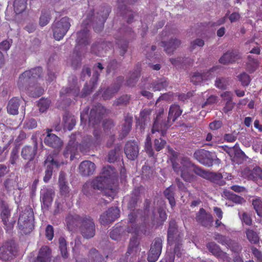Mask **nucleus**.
Masks as SVG:
<instances>
[{"instance_id": "1", "label": "nucleus", "mask_w": 262, "mask_h": 262, "mask_svg": "<svg viewBox=\"0 0 262 262\" xmlns=\"http://www.w3.org/2000/svg\"><path fill=\"white\" fill-rule=\"evenodd\" d=\"M111 9L110 6L104 5L101 6L94 16V10L91 11V15L88 16L82 23V29L77 33L76 42L79 45L86 46L90 43V34L88 27L92 24L93 29L96 32H100L104 28V24L107 18Z\"/></svg>"}, {"instance_id": "2", "label": "nucleus", "mask_w": 262, "mask_h": 262, "mask_svg": "<svg viewBox=\"0 0 262 262\" xmlns=\"http://www.w3.org/2000/svg\"><path fill=\"white\" fill-rule=\"evenodd\" d=\"M168 153L170 156V160L173 170L180 174L181 178L186 182H191L194 179L193 172L206 179L211 178V173L202 169L193 164L187 157H183L181 160L180 165L176 162L178 153L171 148H168Z\"/></svg>"}, {"instance_id": "3", "label": "nucleus", "mask_w": 262, "mask_h": 262, "mask_svg": "<svg viewBox=\"0 0 262 262\" xmlns=\"http://www.w3.org/2000/svg\"><path fill=\"white\" fill-rule=\"evenodd\" d=\"M99 73L97 71H95L93 77L91 78L90 83H92L90 87L86 83L82 89L81 93H80L79 87L77 84V78L74 75L69 77V86L62 88L60 92V96L67 95L69 96L85 97L91 94L95 87L99 77Z\"/></svg>"}, {"instance_id": "4", "label": "nucleus", "mask_w": 262, "mask_h": 262, "mask_svg": "<svg viewBox=\"0 0 262 262\" xmlns=\"http://www.w3.org/2000/svg\"><path fill=\"white\" fill-rule=\"evenodd\" d=\"M89 108L85 107L80 114V120L82 123H86L88 119L89 125L94 126L99 124L104 115L106 110L101 104L98 103L93 106L89 115Z\"/></svg>"}, {"instance_id": "5", "label": "nucleus", "mask_w": 262, "mask_h": 262, "mask_svg": "<svg viewBox=\"0 0 262 262\" xmlns=\"http://www.w3.org/2000/svg\"><path fill=\"white\" fill-rule=\"evenodd\" d=\"M92 187L103 192L110 201L113 200L117 193L116 186L111 185L101 175L96 177L91 182Z\"/></svg>"}, {"instance_id": "6", "label": "nucleus", "mask_w": 262, "mask_h": 262, "mask_svg": "<svg viewBox=\"0 0 262 262\" xmlns=\"http://www.w3.org/2000/svg\"><path fill=\"white\" fill-rule=\"evenodd\" d=\"M42 74L43 70L41 67H37L25 71L19 77L18 87L20 89L24 86L31 87L32 84L42 77Z\"/></svg>"}, {"instance_id": "7", "label": "nucleus", "mask_w": 262, "mask_h": 262, "mask_svg": "<svg viewBox=\"0 0 262 262\" xmlns=\"http://www.w3.org/2000/svg\"><path fill=\"white\" fill-rule=\"evenodd\" d=\"M70 27V18L68 17H63L59 20H55L51 27L54 38L56 40L62 39Z\"/></svg>"}, {"instance_id": "8", "label": "nucleus", "mask_w": 262, "mask_h": 262, "mask_svg": "<svg viewBox=\"0 0 262 262\" xmlns=\"http://www.w3.org/2000/svg\"><path fill=\"white\" fill-rule=\"evenodd\" d=\"M18 249L13 241L4 243L0 247V260L3 261H11L17 255Z\"/></svg>"}, {"instance_id": "9", "label": "nucleus", "mask_w": 262, "mask_h": 262, "mask_svg": "<svg viewBox=\"0 0 262 262\" xmlns=\"http://www.w3.org/2000/svg\"><path fill=\"white\" fill-rule=\"evenodd\" d=\"M79 230L82 236L86 239L93 237L95 235L96 227L93 219L88 215L83 216Z\"/></svg>"}, {"instance_id": "10", "label": "nucleus", "mask_w": 262, "mask_h": 262, "mask_svg": "<svg viewBox=\"0 0 262 262\" xmlns=\"http://www.w3.org/2000/svg\"><path fill=\"white\" fill-rule=\"evenodd\" d=\"M33 214L32 212H23L18 220V226L21 232L27 234L32 231L34 229L33 224Z\"/></svg>"}, {"instance_id": "11", "label": "nucleus", "mask_w": 262, "mask_h": 262, "mask_svg": "<svg viewBox=\"0 0 262 262\" xmlns=\"http://www.w3.org/2000/svg\"><path fill=\"white\" fill-rule=\"evenodd\" d=\"M120 31H123L124 34L122 38L117 39L116 44L120 49V55L123 56L127 50L129 41L134 38L135 34L132 29L129 28L125 29L121 28Z\"/></svg>"}, {"instance_id": "12", "label": "nucleus", "mask_w": 262, "mask_h": 262, "mask_svg": "<svg viewBox=\"0 0 262 262\" xmlns=\"http://www.w3.org/2000/svg\"><path fill=\"white\" fill-rule=\"evenodd\" d=\"M162 249V240L160 237H156L151 244L148 252L147 260L149 262H156L159 258Z\"/></svg>"}, {"instance_id": "13", "label": "nucleus", "mask_w": 262, "mask_h": 262, "mask_svg": "<svg viewBox=\"0 0 262 262\" xmlns=\"http://www.w3.org/2000/svg\"><path fill=\"white\" fill-rule=\"evenodd\" d=\"M133 211L128 215V222L126 231L127 233L138 235L141 226L137 224L136 220L137 214H140L142 210L141 209H132Z\"/></svg>"}, {"instance_id": "14", "label": "nucleus", "mask_w": 262, "mask_h": 262, "mask_svg": "<svg viewBox=\"0 0 262 262\" xmlns=\"http://www.w3.org/2000/svg\"><path fill=\"white\" fill-rule=\"evenodd\" d=\"M120 210L118 207H111L100 216L99 222L102 225H106L114 222L119 217Z\"/></svg>"}, {"instance_id": "15", "label": "nucleus", "mask_w": 262, "mask_h": 262, "mask_svg": "<svg viewBox=\"0 0 262 262\" xmlns=\"http://www.w3.org/2000/svg\"><path fill=\"white\" fill-rule=\"evenodd\" d=\"M136 0H118V9L120 15L128 17L127 23L130 24L133 22L134 17L133 12L128 9L126 5L134 4Z\"/></svg>"}, {"instance_id": "16", "label": "nucleus", "mask_w": 262, "mask_h": 262, "mask_svg": "<svg viewBox=\"0 0 262 262\" xmlns=\"http://www.w3.org/2000/svg\"><path fill=\"white\" fill-rule=\"evenodd\" d=\"M169 122H170L167 119V120H163L160 114L157 116L155 119L151 132L153 134L155 132L161 133V136H164L166 133L167 129L170 126Z\"/></svg>"}, {"instance_id": "17", "label": "nucleus", "mask_w": 262, "mask_h": 262, "mask_svg": "<svg viewBox=\"0 0 262 262\" xmlns=\"http://www.w3.org/2000/svg\"><path fill=\"white\" fill-rule=\"evenodd\" d=\"M76 140V135L75 134H72L70 136V140L63 151L64 157L66 158L70 157L71 161L74 160L77 152L78 144Z\"/></svg>"}, {"instance_id": "18", "label": "nucleus", "mask_w": 262, "mask_h": 262, "mask_svg": "<svg viewBox=\"0 0 262 262\" xmlns=\"http://www.w3.org/2000/svg\"><path fill=\"white\" fill-rule=\"evenodd\" d=\"M194 158L200 163L210 166L213 165V158L212 153L204 149H200L195 151L193 154Z\"/></svg>"}, {"instance_id": "19", "label": "nucleus", "mask_w": 262, "mask_h": 262, "mask_svg": "<svg viewBox=\"0 0 262 262\" xmlns=\"http://www.w3.org/2000/svg\"><path fill=\"white\" fill-rule=\"evenodd\" d=\"M124 153L130 160H135L139 155V148L138 142L135 140L128 141L125 144Z\"/></svg>"}, {"instance_id": "20", "label": "nucleus", "mask_w": 262, "mask_h": 262, "mask_svg": "<svg viewBox=\"0 0 262 262\" xmlns=\"http://www.w3.org/2000/svg\"><path fill=\"white\" fill-rule=\"evenodd\" d=\"M52 131L51 129H47V135L44 139V143L48 146L58 149L61 148L62 142L58 136L51 133Z\"/></svg>"}, {"instance_id": "21", "label": "nucleus", "mask_w": 262, "mask_h": 262, "mask_svg": "<svg viewBox=\"0 0 262 262\" xmlns=\"http://www.w3.org/2000/svg\"><path fill=\"white\" fill-rule=\"evenodd\" d=\"M195 220L199 224L206 227L211 226L212 222L211 214L207 213L203 208H200L196 213Z\"/></svg>"}, {"instance_id": "22", "label": "nucleus", "mask_w": 262, "mask_h": 262, "mask_svg": "<svg viewBox=\"0 0 262 262\" xmlns=\"http://www.w3.org/2000/svg\"><path fill=\"white\" fill-rule=\"evenodd\" d=\"M133 122V117L129 113L127 114L121 125V129L119 135V139L122 140L128 135L132 129Z\"/></svg>"}, {"instance_id": "23", "label": "nucleus", "mask_w": 262, "mask_h": 262, "mask_svg": "<svg viewBox=\"0 0 262 262\" xmlns=\"http://www.w3.org/2000/svg\"><path fill=\"white\" fill-rule=\"evenodd\" d=\"M38 148L37 143L36 141L33 146L26 145L22 149L21 151V157L24 160L31 161L34 160L37 154Z\"/></svg>"}, {"instance_id": "24", "label": "nucleus", "mask_w": 262, "mask_h": 262, "mask_svg": "<svg viewBox=\"0 0 262 262\" xmlns=\"http://www.w3.org/2000/svg\"><path fill=\"white\" fill-rule=\"evenodd\" d=\"M79 169L81 176H89L94 173L96 170V165L93 162L85 160L80 164Z\"/></svg>"}, {"instance_id": "25", "label": "nucleus", "mask_w": 262, "mask_h": 262, "mask_svg": "<svg viewBox=\"0 0 262 262\" xmlns=\"http://www.w3.org/2000/svg\"><path fill=\"white\" fill-rule=\"evenodd\" d=\"M82 219H83V217H81L76 213L68 214L66 217L65 222L69 230L73 231L76 229L79 224L81 225Z\"/></svg>"}, {"instance_id": "26", "label": "nucleus", "mask_w": 262, "mask_h": 262, "mask_svg": "<svg viewBox=\"0 0 262 262\" xmlns=\"http://www.w3.org/2000/svg\"><path fill=\"white\" fill-rule=\"evenodd\" d=\"M101 132L100 129H95L93 132V135L95 138V141H93L92 140H90L89 142L84 146V142L79 145L80 150L82 152H86L89 150L92 144L95 145H98L101 141Z\"/></svg>"}, {"instance_id": "27", "label": "nucleus", "mask_w": 262, "mask_h": 262, "mask_svg": "<svg viewBox=\"0 0 262 262\" xmlns=\"http://www.w3.org/2000/svg\"><path fill=\"white\" fill-rule=\"evenodd\" d=\"M181 43V40L177 38H171L168 41H162L160 42V46L164 48V51L167 54L171 55Z\"/></svg>"}, {"instance_id": "28", "label": "nucleus", "mask_w": 262, "mask_h": 262, "mask_svg": "<svg viewBox=\"0 0 262 262\" xmlns=\"http://www.w3.org/2000/svg\"><path fill=\"white\" fill-rule=\"evenodd\" d=\"M52 251L48 246H42L39 250L37 257L33 262H50Z\"/></svg>"}, {"instance_id": "29", "label": "nucleus", "mask_w": 262, "mask_h": 262, "mask_svg": "<svg viewBox=\"0 0 262 262\" xmlns=\"http://www.w3.org/2000/svg\"><path fill=\"white\" fill-rule=\"evenodd\" d=\"M242 177L249 180H255L257 178L262 179V170L259 168H255L252 170L246 168L241 172Z\"/></svg>"}, {"instance_id": "30", "label": "nucleus", "mask_w": 262, "mask_h": 262, "mask_svg": "<svg viewBox=\"0 0 262 262\" xmlns=\"http://www.w3.org/2000/svg\"><path fill=\"white\" fill-rule=\"evenodd\" d=\"M151 111L149 109H144L140 112V117L136 122V126H140V130L141 132L145 129V125L146 122L149 119V116L151 114Z\"/></svg>"}, {"instance_id": "31", "label": "nucleus", "mask_w": 262, "mask_h": 262, "mask_svg": "<svg viewBox=\"0 0 262 262\" xmlns=\"http://www.w3.org/2000/svg\"><path fill=\"white\" fill-rule=\"evenodd\" d=\"M113 48V43L110 41L102 42L101 43H97L94 44L92 46V52L98 56H101V50H104L106 52L108 49H112Z\"/></svg>"}, {"instance_id": "32", "label": "nucleus", "mask_w": 262, "mask_h": 262, "mask_svg": "<svg viewBox=\"0 0 262 262\" xmlns=\"http://www.w3.org/2000/svg\"><path fill=\"white\" fill-rule=\"evenodd\" d=\"M21 100L17 97H12L9 101L7 106L8 114L16 115L18 114V108L20 106Z\"/></svg>"}, {"instance_id": "33", "label": "nucleus", "mask_w": 262, "mask_h": 262, "mask_svg": "<svg viewBox=\"0 0 262 262\" xmlns=\"http://www.w3.org/2000/svg\"><path fill=\"white\" fill-rule=\"evenodd\" d=\"M140 188L136 187L132 191L128 203V208L135 209L139 202L141 201Z\"/></svg>"}, {"instance_id": "34", "label": "nucleus", "mask_w": 262, "mask_h": 262, "mask_svg": "<svg viewBox=\"0 0 262 262\" xmlns=\"http://www.w3.org/2000/svg\"><path fill=\"white\" fill-rule=\"evenodd\" d=\"M183 110L179 105L174 103L170 105L168 115V120L174 122L182 114Z\"/></svg>"}, {"instance_id": "35", "label": "nucleus", "mask_w": 262, "mask_h": 262, "mask_svg": "<svg viewBox=\"0 0 262 262\" xmlns=\"http://www.w3.org/2000/svg\"><path fill=\"white\" fill-rule=\"evenodd\" d=\"M211 69L207 71L204 72L203 74L199 72H195L191 77V81L194 84L198 85L201 84L203 81H205L210 78L211 76Z\"/></svg>"}, {"instance_id": "36", "label": "nucleus", "mask_w": 262, "mask_h": 262, "mask_svg": "<svg viewBox=\"0 0 262 262\" xmlns=\"http://www.w3.org/2000/svg\"><path fill=\"white\" fill-rule=\"evenodd\" d=\"M52 189H45L41 192L40 200L44 208H48L53 201Z\"/></svg>"}, {"instance_id": "37", "label": "nucleus", "mask_w": 262, "mask_h": 262, "mask_svg": "<svg viewBox=\"0 0 262 262\" xmlns=\"http://www.w3.org/2000/svg\"><path fill=\"white\" fill-rule=\"evenodd\" d=\"M10 215V210L8 207L5 206L1 212V216L2 222L5 226V229L7 232L11 231L13 228V223L8 222V219Z\"/></svg>"}, {"instance_id": "38", "label": "nucleus", "mask_w": 262, "mask_h": 262, "mask_svg": "<svg viewBox=\"0 0 262 262\" xmlns=\"http://www.w3.org/2000/svg\"><path fill=\"white\" fill-rule=\"evenodd\" d=\"M88 258L91 262H106L108 255L104 257L99 253L96 248H92L90 250L88 254Z\"/></svg>"}, {"instance_id": "39", "label": "nucleus", "mask_w": 262, "mask_h": 262, "mask_svg": "<svg viewBox=\"0 0 262 262\" xmlns=\"http://www.w3.org/2000/svg\"><path fill=\"white\" fill-rule=\"evenodd\" d=\"M168 84L169 82L167 78H162L154 81L150 85V88H152L154 91H160L165 89L168 86Z\"/></svg>"}, {"instance_id": "40", "label": "nucleus", "mask_w": 262, "mask_h": 262, "mask_svg": "<svg viewBox=\"0 0 262 262\" xmlns=\"http://www.w3.org/2000/svg\"><path fill=\"white\" fill-rule=\"evenodd\" d=\"M141 65L138 64L135 70L130 74V76L127 80V84L129 86H134L137 83L141 72Z\"/></svg>"}, {"instance_id": "41", "label": "nucleus", "mask_w": 262, "mask_h": 262, "mask_svg": "<svg viewBox=\"0 0 262 262\" xmlns=\"http://www.w3.org/2000/svg\"><path fill=\"white\" fill-rule=\"evenodd\" d=\"M163 194L169 202L171 208L176 206V201L174 199V186L172 185L166 188L163 191Z\"/></svg>"}, {"instance_id": "42", "label": "nucleus", "mask_w": 262, "mask_h": 262, "mask_svg": "<svg viewBox=\"0 0 262 262\" xmlns=\"http://www.w3.org/2000/svg\"><path fill=\"white\" fill-rule=\"evenodd\" d=\"M115 169L111 166H107L103 168L101 175L111 184L113 179L115 177Z\"/></svg>"}, {"instance_id": "43", "label": "nucleus", "mask_w": 262, "mask_h": 262, "mask_svg": "<svg viewBox=\"0 0 262 262\" xmlns=\"http://www.w3.org/2000/svg\"><path fill=\"white\" fill-rule=\"evenodd\" d=\"M158 212L159 213V217L156 219L155 216H154L152 219V224L154 225H156V227L162 225L167 217L165 211L162 207L158 208Z\"/></svg>"}, {"instance_id": "44", "label": "nucleus", "mask_w": 262, "mask_h": 262, "mask_svg": "<svg viewBox=\"0 0 262 262\" xmlns=\"http://www.w3.org/2000/svg\"><path fill=\"white\" fill-rule=\"evenodd\" d=\"M120 89L119 84H112L106 89L102 94V97L104 100H108L117 93Z\"/></svg>"}, {"instance_id": "45", "label": "nucleus", "mask_w": 262, "mask_h": 262, "mask_svg": "<svg viewBox=\"0 0 262 262\" xmlns=\"http://www.w3.org/2000/svg\"><path fill=\"white\" fill-rule=\"evenodd\" d=\"M58 184L61 194L66 196L69 192V187L66 181L65 176L62 173H60L59 174Z\"/></svg>"}, {"instance_id": "46", "label": "nucleus", "mask_w": 262, "mask_h": 262, "mask_svg": "<svg viewBox=\"0 0 262 262\" xmlns=\"http://www.w3.org/2000/svg\"><path fill=\"white\" fill-rule=\"evenodd\" d=\"M238 57V55L236 53L233 52H228L224 54L220 59V61L222 63L227 64L235 61L237 59Z\"/></svg>"}, {"instance_id": "47", "label": "nucleus", "mask_w": 262, "mask_h": 262, "mask_svg": "<svg viewBox=\"0 0 262 262\" xmlns=\"http://www.w3.org/2000/svg\"><path fill=\"white\" fill-rule=\"evenodd\" d=\"M45 165L46 166V171H49L52 172L53 171L54 167L58 168L59 166L58 162L54 159L53 156L51 155H48L45 161Z\"/></svg>"}, {"instance_id": "48", "label": "nucleus", "mask_w": 262, "mask_h": 262, "mask_svg": "<svg viewBox=\"0 0 262 262\" xmlns=\"http://www.w3.org/2000/svg\"><path fill=\"white\" fill-rule=\"evenodd\" d=\"M177 232V228L174 225L172 226L170 224L167 231V242L170 245H172L175 241L180 238L179 235L175 238L174 235Z\"/></svg>"}, {"instance_id": "49", "label": "nucleus", "mask_w": 262, "mask_h": 262, "mask_svg": "<svg viewBox=\"0 0 262 262\" xmlns=\"http://www.w3.org/2000/svg\"><path fill=\"white\" fill-rule=\"evenodd\" d=\"M13 7L16 14L21 13L27 7V0H14Z\"/></svg>"}, {"instance_id": "50", "label": "nucleus", "mask_w": 262, "mask_h": 262, "mask_svg": "<svg viewBox=\"0 0 262 262\" xmlns=\"http://www.w3.org/2000/svg\"><path fill=\"white\" fill-rule=\"evenodd\" d=\"M63 121L64 123V126L68 130H71L76 124V119L74 116L66 113L63 117Z\"/></svg>"}, {"instance_id": "51", "label": "nucleus", "mask_w": 262, "mask_h": 262, "mask_svg": "<svg viewBox=\"0 0 262 262\" xmlns=\"http://www.w3.org/2000/svg\"><path fill=\"white\" fill-rule=\"evenodd\" d=\"M121 151V147L120 145H117L114 149L110 150L108 154V161L110 163H113L117 161Z\"/></svg>"}, {"instance_id": "52", "label": "nucleus", "mask_w": 262, "mask_h": 262, "mask_svg": "<svg viewBox=\"0 0 262 262\" xmlns=\"http://www.w3.org/2000/svg\"><path fill=\"white\" fill-rule=\"evenodd\" d=\"M51 18V14L49 11L46 10H42L39 18V25L41 27L46 26L49 23Z\"/></svg>"}, {"instance_id": "53", "label": "nucleus", "mask_w": 262, "mask_h": 262, "mask_svg": "<svg viewBox=\"0 0 262 262\" xmlns=\"http://www.w3.org/2000/svg\"><path fill=\"white\" fill-rule=\"evenodd\" d=\"M228 154L231 158H243L245 156L244 152L236 145L229 149Z\"/></svg>"}, {"instance_id": "54", "label": "nucleus", "mask_w": 262, "mask_h": 262, "mask_svg": "<svg viewBox=\"0 0 262 262\" xmlns=\"http://www.w3.org/2000/svg\"><path fill=\"white\" fill-rule=\"evenodd\" d=\"M223 196L236 203H242L244 201L243 199L228 190L224 191Z\"/></svg>"}, {"instance_id": "55", "label": "nucleus", "mask_w": 262, "mask_h": 262, "mask_svg": "<svg viewBox=\"0 0 262 262\" xmlns=\"http://www.w3.org/2000/svg\"><path fill=\"white\" fill-rule=\"evenodd\" d=\"M144 148L149 157H154L155 153L152 147L151 139L149 135L146 136Z\"/></svg>"}, {"instance_id": "56", "label": "nucleus", "mask_w": 262, "mask_h": 262, "mask_svg": "<svg viewBox=\"0 0 262 262\" xmlns=\"http://www.w3.org/2000/svg\"><path fill=\"white\" fill-rule=\"evenodd\" d=\"M59 247L62 255V256L66 258L68 256V253L67 249V242L65 238L63 237H60L59 238Z\"/></svg>"}, {"instance_id": "57", "label": "nucleus", "mask_w": 262, "mask_h": 262, "mask_svg": "<svg viewBox=\"0 0 262 262\" xmlns=\"http://www.w3.org/2000/svg\"><path fill=\"white\" fill-rule=\"evenodd\" d=\"M246 233L247 239L251 243L256 244L259 242V237L257 233L253 230L248 229Z\"/></svg>"}, {"instance_id": "58", "label": "nucleus", "mask_w": 262, "mask_h": 262, "mask_svg": "<svg viewBox=\"0 0 262 262\" xmlns=\"http://www.w3.org/2000/svg\"><path fill=\"white\" fill-rule=\"evenodd\" d=\"M51 101L48 99L41 98L38 102L37 105L40 112H46L49 107Z\"/></svg>"}, {"instance_id": "59", "label": "nucleus", "mask_w": 262, "mask_h": 262, "mask_svg": "<svg viewBox=\"0 0 262 262\" xmlns=\"http://www.w3.org/2000/svg\"><path fill=\"white\" fill-rule=\"evenodd\" d=\"M130 96L128 95H123L116 100L114 103V106L126 105L129 102Z\"/></svg>"}, {"instance_id": "60", "label": "nucleus", "mask_w": 262, "mask_h": 262, "mask_svg": "<svg viewBox=\"0 0 262 262\" xmlns=\"http://www.w3.org/2000/svg\"><path fill=\"white\" fill-rule=\"evenodd\" d=\"M19 147L17 146H15L11 150L9 162L12 165H14L16 164L17 160L19 158Z\"/></svg>"}, {"instance_id": "61", "label": "nucleus", "mask_w": 262, "mask_h": 262, "mask_svg": "<svg viewBox=\"0 0 262 262\" xmlns=\"http://www.w3.org/2000/svg\"><path fill=\"white\" fill-rule=\"evenodd\" d=\"M252 205L257 215L262 216V201L259 198H256L252 201Z\"/></svg>"}, {"instance_id": "62", "label": "nucleus", "mask_w": 262, "mask_h": 262, "mask_svg": "<svg viewBox=\"0 0 262 262\" xmlns=\"http://www.w3.org/2000/svg\"><path fill=\"white\" fill-rule=\"evenodd\" d=\"M166 144V141L162 138L156 139L154 140V147L156 151H159L163 149Z\"/></svg>"}, {"instance_id": "63", "label": "nucleus", "mask_w": 262, "mask_h": 262, "mask_svg": "<svg viewBox=\"0 0 262 262\" xmlns=\"http://www.w3.org/2000/svg\"><path fill=\"white\" fill-rule=\"evenodd\" d=\"M122 228L121 227L114 228L110 232V237L114 240H118L121 236V233L122 231Z\"/></svg>"}, {"instance_id": "64", "label": "nucleus", "mask_w": 262, "mask_h": 262, "mask_svg": "<svg viewBox=\"0 0 262 262\" xmlns=\"http://www.w3.org/2000/svg\"><path fill=\"white\" fill-rule=\"evenodd\" d=\"M237 78L243 86L248 85L250 82L249 76L245 73L241 74L237 76Z\"/></svg>"}]
</instances>
